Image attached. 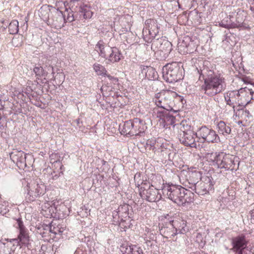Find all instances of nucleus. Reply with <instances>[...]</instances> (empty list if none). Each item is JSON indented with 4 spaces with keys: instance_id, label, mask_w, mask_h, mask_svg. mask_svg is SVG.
I'll return each instance as SVG.
<instances>
[{
    "instance_id": "nucleus-48",
    "label": "nucleus",
    "mask_w": 254,
    "mask_h": 254,
    "mask_svg": "<svg viewBox=\"0 0 254 254\" xmlns=\"http://www.w3.org/2000/svg\"><path fill=\"white\" fill-rule=\"evenodd\" d=\"M190 254H200V251H196L195 252L190 253Z\"/></svg>"
},
{
    "instance_id": "nucleus-47",
    "label": "nucleus",
    "mask_w": 254,
    "mask_h": 254,
    "mask_svg": "<svg viewBox=\"0 0 254 254\" xmlns=\"http://www.w3.org/2000/svg\"><path fill=\"white\" fill-rule=\"evenodd\" d=\"M250 9L253 13H254V5L251 6Z\"/></svg>"
},
{
    "instance_id": "nucleus-39",
    "label": "nucleus",
    "mask_w": 254,
    "mask_h": 254,
    "mask_svg": "<svg viewBox=\"0 0 254 254\" xmlns=\"http://www.w3.org/2000/svg\"><path fill=\"white\" fill-rule=\"evenodd\" d=\"M206 181H207V182H205V183L207 184V185H208L207 186V190H208L207 192H209L210 191L213 190V184L211 182V180L210 178H208L207 180H206Z\"/></svg>"
},
{
    "instance_id": "nucleus-23",
    "label": "nucleus",
    "mask_w": 254,
    "mask_h": 254,
    "mask_svg": "<svg viewBox=\"0 0 254 254\" xmlns=\"http://www.w3.org/2000/svg\"><path fill=\"white\" fill-rule=\"evenodd\" d=\"M111 48V47L106 44L103 40L98 41L95 47L99 55L105 59L109 54Z\"/></svg>"
},
{
    "instance_id": "nucleus-16",
    "label": "nucleus",
    "mask_w": 254,
    "mask_h": 254,
    "mask_svg": "<svg viewBox=\"0 0 254 254\" xmlns=\"http://www.w3.org/2000/svg\"><path fill=\"white\" fill-rule=\"evenodd\" d=\"M176 234H184L189 230L186 220L179 215L174 216L172 219Z\"/></svg>"
},
{
    "instance_id": "nucleus-45",
    "label": "nucleus",
    "mask_w": 254,
    "mask_h": 254,
    "mask_svg": "<svg viewBox=\"0 0 254 254\" xmlns=\"http://www.w3.org/2000/svg\"><path fill=\"white\" fill-rule=\"evenodd\" d=\"M241 112H242L243 113V114H244L246 116H248V115L249 114V112L247 111H243V110H242Z\"/></svg>"
},
{
    "instance_id": "nucleus-53",
    "label": "nucleus",
    "mask_w": 254,
    "mask_h": 254,
    "mask_svg": "<svg viewBox=\"0 0 254 254\" xmlns=\"http://www.w3.org/2000/svg\"><path fill=\"white\" fill-rule=\"evenodd\" d=\"M186 40H190V38H187L186 39Z\"/></svg>"
},
{
    "instance_id": "nucleus-35",
    "label": "nucleus",
    "mask_w": 254,
    "mask_h": 254,
    "mask_svg": "<svg viewBox=\"0 0 254 254\" xmlns=\"http://www.w3.org/2000/svg\"><path fill=\"white\" fill-rule=\"evenodd\" d=\"M180 131L181 132H189L190 130H192L190 125L186 120H183L180 124Z\"/></svg>"
},
{
    "instance_id": "nucleus-31",
    "label": "nucleus",
    "mask_w": 254,
    "mask_h": 254,
    "mask_svg": "<svg viewBox=\"0 0 254 254\" xmlns=\"http://www.w3.org/2000/svg\"><path fill=\"white\" fill-rule=\"evenodd\" d=\"M169 111H159L160 118L168 125H173L175 123V118L168 112Z\"/></svg>"
},
{
    "instance_id": "nucleus-17",
    "label": "nucleus",
    "mask_w": 254,
    "mask_h": 254,
    "mask_svg": "<svg viewBox=\"0 0 254 254\" xmlns=\"http://www.w3.org/2000/svg\"><path fill=\"white\" fill-rule=\"evenodd\" d=\"M75 14V19L77 21H83L91 18L93 12L90 8L86 5L78 6L76 5L74 7Z\"/></svg>"
},
{
    "instance_id": "nucleus-1",
    "label": "nucleus",
    "mask_w": 254,
    "mask_h": 254,
    "mask_svg": "<svg viewBox=\"0 0 254 254\" xmlns=\"http://www.w3.org/2000/svg\"><path fill=\"white\" fill-rule=\"evenodd\" d=\"M199 74V79L202 77L204 83L201 90L208 96L213 97L222 91L226 87L225 78L220 74H217L211 64L208 61L203 62L202 66L197 68Z\"/></svg>"
},
{
    "instance_id": "nucleus-52",
    "label": "nucleus",
    "mask_w": 254,
    "mask_h": 254,
    "mask_svg": "<svg viewBox=\"0 0 254 254\" xmlns=\"http://www.w3.org/2000/svg\"><path fill=\"white\" fill-rule=\"evenodd\" d=\"M242 123V121H238V124L239 125H240V124H241Z\"/></svg>"
},
{
    "instance_id": "nucleus-44",
    "label": "nucleus",
    "mask_w": 254,
    "mask_h": 254,
    "mask_svg": "<svg viewBox=\"0 0 254 254\" xmlns=\"http://www.w3.org/2000/svg\"><path fill=\"white\" fill-rule=\"evenodd\" d=\"M250 221L253 224H254V206L253 208L250 211Z\"/></svg>"
},
{
    "instance_id": "nucleus-25",
    "label": "nucleus",
    "mask_w": 254,
    "mask_h": 254,
    "mask_svg": "<svg viewBox=\"0 0 254 254\" xmlns=\"http://www.w3.org/2000/svg\"><path fill=\"white\" fill-rule=\"evenodd\" d=\"M77 2L78 0H70L69 3V8H66L64 13H63L64 15H65V22H72L74 21H76L73 6L75 5V3Z\"/></svg>"
},
{
    "instance_id": "nucleus-41",
    "label": "nucleus",
    "mask_w": 254,
    "mask_h": 254,
    "mask_svg": "<svg viewBox=\"0 0 254 254\" xmlns=\"http://www.w3.org/2000/svg\"><path fill=\"white\" fill-rule=\"evenodd\" d=\"M219 25H220V26L225 28H229L230 25L229 23H227V21H225L224 20L221 21L219 23Z\"/></svg>"
},
{
    "instance_id": "nucleus-10",
    "label": "nucleus",
    "mask_w": 254,
    "mask_h": 254,
    "mask_svg": "<svg viewBox=\"0 0 254 254\" xmlns=\"http://www.w3.org/2000/svg\"><path fill=\"white\" fill-rule=\"evenodd\" d=\"M196 137L203 139L207 143H218L220 142V137L216 131L205 126L200 127L196 132Z\"/></svg>"
},
{
    "instance_id": "nucleus-34",
    "label": "nucleus",
    "mask_w": 254,
    "mask_h": 254,
    "mask_svg": "<svg viewBox=\"0 0 254 254\" xmlns=\"http://www.w3.org/2000/svg\"><path fill=\"white\" fill-rule=\"evenodd\" d=\"M19 31L18 22L16 20L11 21L8 25V31L10 34H16Z\"/></svg>"
},
{
    "instance_id": "nucleus-43",
    "label": "nucleus",
    "mask_w": 254,
    "mask_h": 254,
    "mask_svg": "<svg viewBox=\"0 0 254 254\" xmlns=\"http://www.w3.org/2000/svg\"><path fill=\"white\" fill-rule=\"evenodd\" d=\"M5 244L0 241V254H4Z\"/></svg>"
},
{
    "instance_id": "nucleus-19",
    "label": "nucleus",
    "mask_w": 254,
    "mask_h": 254,
    "mask_svg": "<svg viewBox=\"0 0 254 254\" xmlns=\"http://www.w3.org/2000/svg\"><path fill=\"white\" fill-rule=\"evenodd\" d=\"M241 106H245L254 99V91L248 87L239 89Z\"/></svg>"
},
{
    "instance_id": "nucleus-3",
    "label": "nucleus",
    "mask_w": 254,
    "mask_h": 254,
    "mask_svg": "<svg viewBox=\"0 0 254 254\" xmlns=\"http://www.w3.org/2000/svg\"><path fill=\"white\" fill-rule=\"evenodd\" d=\"M183 65L181 63H168L162 68L163 79L167 82L174 83L183 78Z\"/></svg>"
},
{
    "instance_id": "nucleus-26",
    "label": "nucleus",
    "mask_w": 254,
    "mask_h": 254,
    "mask_svg": "<svg viewBox=\"0 0 254 254\" xmlns=\"http://www.w3.org/2000/svg\"><path fill=\"white\" fill-rule=\"evenodd\" d=\"M217 129L218 133L226 138H228L231 133L230 125L222 121L219 122L217 124Z\"/></svg>"
},
{
    "instance_id": "nucleus-9",
    "label": "nucleus",
    "mask_w": 254,
    "mask_h": 254,
    "mask_svg": "<svg viewBox=\"0 0 254 254\" xmlns=\"http://www.w3.org/2000/svg\"><path fill=\"white\" fill-rule=\"evenodd\" d=\"M27 192L25 195L27 201H33L37 197L43 195L46 190V186L43 183H34L27 186Z\"/></svg>"
},
{
    "instance_id": "nucleus-32",
    "label": "nucleus",
    "mask_w": 254,
    "mask_h": 254,
    "mask_svg": "<svg viewBox=\"0 0 254 254\" xmlns=\"http://www.w3.org/2000/svg\"><path fill=\"white\" fill-rule=\"evenodd\" d=\"M33 72L35 74L36 79L39 80L42 77H45L47 75L48 72L40 64H36L33 68Z\"/></svg>"
},
{
    "instance_id": "nucleus-46",
    "label": "nucleus",
    "mask_w": 254,
    "mask_h": 254,
    "mask_svg": "<svg viewBox=\"0 0 254 254\" xmlns=\"http://www.w3.org/2000/svg\"><path fill=\"white\" fill-rule=\"evenodd\" d=\"M140 177V174H135L134 176V181L136 182V179L137 178H139Z\"/></svg>"
},
{
    "instance_id": "nucleus-11",
    "label": "nucleus",
    "mask_w": 254,
    "mask_h": 254,
    "mask_svg": "<svg viewBox=\"0 0 254 254\" xmlns=\"http://www.w3.org/2000/svg\"><path fill=\"white\" fill-rule=\"evenodd\" d=\"M17 224V228L19 230V233L17 238L13 239V242L17 243L20 246H28L29 243L30 237L28 229L25 227L23 222L21 218L16 220Z\"/></svg>"
},
{
    "instance_id": "nucleus-29",
    "label": "nucleus",
    "mask_w": 254,
    "mask_h": 254,
    "mask_svg": "<svg viewBox=\"0 0 254 254\" xmlns=\"http://www.w3.org/2000/svg\"><path fill=\"white\" fill-rule=\"evenodd\" d=\"M194 197L193 192L185 188L184 191H182V196H181V203L180 205H184L186 203H189L193 201Z\"/></svg>"
},
{
    "instance_id": "nucleus-12",
    "label": "nucleus",
    "mask_w": 254,
    "mask_h": 254,
    "mask_svg": "<svg viewBox=\"0 0 254 254\" xmlns=\"http://www.w3.org/2000/svg\"><path fill=\"white\" fill-rule=\"evenodd\" d=\"M159 228L160 234L165 238H171L177 235L172 218L170 219L166 217L159 223Z\"/></svg>"
},
{
    "instance_id": "nucleus-13",
    "label": "nucleus",
    "mask_w": 254,
    "mask_h": 254,
    "mask_svg": "<svg viewBox=\"0 0 254 254\" xmlns=\"http://www.w3.org/2000/svg\"><path fill=\"white\" fill-rule=\"evenodd\" d=\"M145 27L143 29L142 34L145 40V37H150L151 39L155 38L159 32L160 25L157 20L148 19L145 21Z\"/></svg>"
},
{
    "instance_id": "nucleus-37",
    "label": "nucleus",
    "mask_w": 254,
    "mask_h": 254,
    "mask_svg": "<svg viewBox=\"0 0 254 254\" xmlns=\"http://www.w3.org/2000/svg\"><path fill=\"white\" fill-rule=\"evenodd\" d=\"M187 50L186 52L187 53H191L193 52V51L194 50L195 48V46L194 45L193 41H190V42L188 45H185Z\"/></svg>"
},
{
    "instance_id": "nucleus-5",
    "label": "nucleus",
    "mask_w": 254,
    "mask_h": 254,
    "mask_svg": "<svg viewBox=\"0 0 254 254\" xmlns=\"http://www.w3.org/2000/svg\"><path fill=\"white\" fill-rule=\"evenodd\" d=\"M249 243V239L246 234H240L232 239V248L230 250L235 254H254V249L247 246Z\"/></svg>"
},
{
    "instance_id": "nucleus-15",
    "label": "nucleus",
    "mask_w": 254,
    "mask_h": 254,
    "mask_svg": "<svg viewBox=\"0 0 254 254\" xmlns=\"http://www.w3.org/2000/svg\"><path fill=\"white\" fill-rule=\"evenodd\" d=\"M195 136H196V132L195 133L193 130H190L189 132L180 133L179 138L181 143L184 145L191 148H196Z\"/></svg>"
},
{
    "instance_id": "nucleus-30",
    "label": "nucleus",
    "mask_w": 254,
    "mask_h": 254,
    "mask_svg": "<svg viewBox=\"0 0 254 254\" xmlns=\"http://www.w3.org/2000/svg\"><path fill=\"white\" fill-rule=\"evenodd\" d=\"M142 73H144L145 77L150 80H155L158 78V73L155 68L151 66H144Z\"/></svg>"
},
{
    "instance_id": "nucleus-40",
    "label": "nucleus",
    "mask_w": 254,
    "mask_h": 254,
    "mask_svg": "<svg viewBox=\"0 0 254 254\" xmlns=\"http://www.w3.org/2000/svg\"><path fill=\"white\" fill-rule=\"evenodd\" d=\"M156 141L154 140H152L150 141H148L147 144L150 145V149H152V150H154L156 149L157 146H156Z\"/></svg>"
},
{
    "instance_id": "nucleus-51",
    "label": "nucleus",
    "mask_w": 254,
    "mask_h": 254,
    "mask_svg": "<svg viewBox=\"0 0 254 254\" xmlns=\"http://www.w3.org/2000/svg\"><path fill=\"white\" fill-rule=\"evenodd\" d=\"M41 234H42V237H45L46 236L45 235V233L43 232V233L42 232H41Z\"/></svg>"
},
{
    "instance_id": "nucleus-33",
    "label": "nucleus",
    "mask_w": 254,
    "mask_h": 254,
    "mask_svg": "<svg viewBox=\"0 0 254 254\" xmlns=\"http://www.w3.org/2000/svg\"><path fill=\"white\" fill-rule=\"evenodd\" d=\"M207 186L205 182H200L196 186V189H192V190L199 195H203L208 192Z\"/></svg>"
},
{
    "instance_id": "nucleus-18",
    "label": "nucleus",
    "mask_w": 254,
    "mask_h": 254,
    "mask_svg": "<svg viewBox=\"0 0 254 254\" xmlns=\"http://www.w3.org/2000/svg\"><path fill=\"white\" fill-rule=\"evenodd\" d=\"M10 159L15 163L19 168L26 166V154L25 153L18 149H13L9 154Z\"/></svg>"
},
{
    "instance_id": "nucleus-14",
    "label": "nucleus",
    "mask_w": 254,
    "mask_h": 254,
    "mask_svg": "<svg viewBox=\"0 0 254 254\" xmlns=\"http://www.w3.org/2000/svg\"><path fill=\"white\" fill-rule=\"evenodd\" d=\"M47 22L49 25L55 27H61L65 23V15L62 11L55 9L48 14Z\"/></svg>"
},
{
    "instance_id": "nucleus-8",
    "label": "nucleus",
    "mask_w": 254,
    "mask_h": 254,
    "mask_svg": "<svg viewBox=\"0 0 254 254\" xmlns=\"http://www.w3.org/2000/svg\"><path fill=\"white\" fill-rule=\"evenodd\" d=\"M183 191L184 187L173 184H168L164 186L162 189L163 193L178 205H180L181 203V196Z\"/></svg>"
},
{
    "instance_id": "nucleus-42",
    "label": "nucleus",
    "mask_w": 254,
    "mask_h": 254,
    "mask_svg": "<svg viewBox=\"0 0 254 254\" xmlns=\"http://www.w3.org/2000/svg\"><path fill=\"white\" fill-rule=\"evenodd\" d=\"M106 76L111 80L112 81V82L114 84H116L118 82V79L117 77H115L114 76H112L111 75L107 73L106 75Z\"/></svg>"
},
{
    "instance_id": "nucleus-7",
    "label": "nucleus",
    "mask_w": 254,
    "mask_h": 254,
    "mask_svg": "<svg viewBox=\"0 0 254 254\" xmlns=\"http://www.w3.org/2000/svg\"><path fill=\"white\" fill-rule=\"evenodd\" d=\"M145 41L152 43L151 49L160 51L164 53V56H168L172 50V45L166 37H158L151 39L150 37H145Z\"/></svg>"
},
{
    "instance_id": "nucleus-2",
    "label": "nucleus",
    "mask_w": 254,
    "mask_h": 254,
    "mask_svg": "<svg viewBox=\"0 0 254 254\" xmlns=\"http://www.w3.org/2000/svg\"><path fill=\"white\" fill-rule=\"evenodd\" d=\"M176 96L175 100L176 101H180L182 104H184L183 101H186L183 97L180 95H178L175 92L167 91L165 93H157L155 94L153 101L155 104L159 108H161L165 111H173L176 113L179 110L173 108L174 98Z\"/></svg>"
},
{
    "instance_id": "nucleus-27",
    "label": "nucleus",
    "mask_w": 254,
    "mask_h": 254,
    "mask_svg": "<svg viewBox=\"0 0 254 254\" xmlns=\"http://www.w3.org/2000/svg\"><path fill=\"white\" fill-rule=\"evenodd\" d=\"M201 179V174L199 172L194 171L189 173V178L188 180V184L191 185L189 188L192 190L196 189V186L200 182L199 181Z\"/></svg>"
},
{
    "instance_id": "nucleus-50",
    "label": "nucleus",
    "mask_w": 254,
    "mask_h": 254,
    "mask_svg": "<svg viewBox=\"0 0 254 254\" xmlns=\"http://www.w3.org/2000/svg\"><path fill=\"white\" fill-rule=\"evenodd\" d=\"M185 186L188 187V188L190 189L189 188V187H191V185H190L189 184H188V185H185Z\"/></svg>"
},
{
    "instance_id": "nucleus-6",
    "label": "nucleus",
    "mask_w": 254,
    "mask_h": 254,
    "mask_svg": "<svg viewBox=\"0 0 254 254\" xmlns=\"http://www.w3.org/2000/svg\"><path fill=\"white\" fill-rule=\"evenodd\" d=\"M141 185L139 189V194L143 199L146 200L149 202H156L160 200L161 198V195L159 190L155 188L152 185L151 186L147 183H140L138 181L135 185L139 187Z\"/></svg>"
},
{
    "instance_id": "nucleus-22",
    "label": "nucleus",
    "mask_w": 254,
    "mask_h": 254,
    "mask_svg": "<svg viewBox=\"0 0 254 254\" xmlns=\"http://www.w3.org/2000/svg\"><path fill=\"white\" fill-rule=\"evenodd\" d=\"M123 58L121 51L116 47H112L106 60L108 64H114L119 62Z\"/></svg>"
},
{
    "instance_id": "nucleus-24",
    "label": "nucleus",
    "mask_w": 254,
    "mask_h": 254,
    "mask_svg": "<svg viewBox=\"0 0 254 254\" xmlns=\"http://www.w3.org/2000/svg\"><path fill=\"white\" fill-rule=\"evenodd\" d=\"M122 254H143L142 249L136 245L124 244L121 246Z\"/></svg>"
},
{
    "instance_id": "nucleus-20",
    "label": "nucleus",
    "mask_w": 254,
    "mask_h": 254,
    "mask_svg": "<svg viewBox=\"0 0 254 254\" xmlns=\"http://www.w3.org/2000/svg\"><path fill=\"white\" fill-rule=\"evenodd\" d=\"M240 96L239 90L231 91L227 97H225L227 105L232 107L234 109V111H235L236 106H241Z\"/></svg>"
},
{
    "instance_id": "nucleus-21",
    "label": "nucleus",
    "mask_w": 254,
    "mask_h": 254,
    "mask_svg": "<svg viewBox=\"0 0 254 254\" xmlns=\"http://www.w3.org/2000/svg\"><path fill=\"white\" fill-rule=\"evenodd\" d=\"M132 124V129L134 130L135 133H133V136H141L144 133L145 128L144 122L137 118H134L131 120Z\"/></svg>"
},
{
    "instance_id": "nucleus-28",
    "label": "nucleus",
    "mask_w": 254,
    "mask_h": 254,
    "mask_svg": "<svg viewBox=\"0 0 254 254\" xmlns=\"http://www.w3.org/2000/svg\"><path fill=\"white\" fill-rule=\"evenodd\" d=\"M119 130L122 134L126 136L129 135L130 136H133V133H135L133 129H132V124L131 120L126 121L124 124L120 125Z\"/></svg>"
},
{
    "instance_id": "nucleus-38",
    "label": "nucleus",
    "mask_w": 254,
    "mask_h": 254,
    "mask_svg": "<svg viewBox=\"0 0 254 254\" xmlns=\"http://www.w3.org/2000/svg\"><path fill=\"white\" fill-rule=\"evenodd\" d=\"M45 227L49 229L50 232L53 233L55 234H57L58 233V232H59V233H62L63 232L61 231L58 227H54L52 229V226L49 227L47 225H46Z\"/></svg>"
},
{
    "instance_id": "nucleus-4",
    "label": "nucleus",
    "mask_w": 254,
    "mask_h": 254,
    "mask_svg": "<svg viewBox=\"0 0 254 254\" xmlns=\"http://www.w3.org/2000/svg\"><path fill=\"white\" fill-rule=\"evenodd\" d=\"M213 161L216 163L217 167L220 169H225L226 170H237L239 168V158L229 154H225L223 152L215 153Z\"/></svg>"
},
{
    "instance_id": "nucleus-49",
    "label": "nucleus",
    "mask_w": 254,
    "mask_h": 254,
    "mask_svg": "<svg viewBox=\"0 0 254 254\" xmlns=\"http://www.w3.org/2000/svg\"><path fill=\"white\" fill-rule=\"evenodd\" d=\"M50 68H51L52 70V74L54 75V73H55V72H54V67L52 66H50Z\"/></svg>"
},
{
    "instance_id": "nucleus-36",
    "label": "nucleus",
    "mask_w": 254,
    "mask_h": 254,
    "mask_svg": "<svg viewBox=\"0 0 254 254\" xmlns=\"http://www.w3.org/2000/svg\"><path fill=\"white\" fill-rule=\"evenodd\" d=\"M93 68L95 72H97L98 75H104L106 76L107 74V71L106 70L105 68L100 64H94L93 65Z\"/></svg>"
}]
</instances>
